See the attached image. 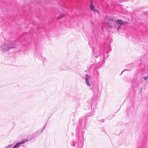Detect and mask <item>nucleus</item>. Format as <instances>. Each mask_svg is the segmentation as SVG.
Returning <instances> with one entry per match:
<instances>
[{"instance_id":"1a4fd4ad","label":"nucleus","mask_w":148,"mask_h":148,"mask_svg":"<svg viewBox=\"0 0 148 148\" xmlns=\"http://www.w3.org/2000/svg\"><path fill=\"white\" fill-rule=\"evenodd\" d=\"M128 23H129L128 22H124L123 24H128Z\"/></svg>"},{"instance_id":"f03ea898","label":"nucleus","mask_w":148,"mask_h":148,"mask_svg":"<svg viewBox=\"0 0 148 148\" xmlns=\"http://www.w3.org/2000/svg\"><path fill=\"white\" fill-rule=\"evenodd\" d=\"M89 78V76L87 75H86V83L87 85L89 86H90V84H89L88 81V79Z\"/></svg>"},{"instance_id":"f257e3e1","label":"nucleus","mask_w":148,"mask_h":148,"mask_svg":"<svg viewBox=\"0 0 148 148\" xmlns=\"http://www.w3.org/2000/svg\"><path fill=\"white\" fill-rule=\"evenodd\" d=\"M13 48V47H9L8 45H6L3 47L2 50L3 51H8L10 49Z\"/></svg>"},{"instance_id":"423d86ee","label":"nucleus","mask_w":148,"mask_h":148,"mask_svg":"<svg viewBox=\"0 0 148 148\" xmlns=\"http://www.w3.org/2000/svg\"><path fill=\"white\" fill-rule=\"evenodd\" d=\"M64 16V15L62 14L61 15H60V16H58L57 17V19H59L63 17Z\"/></svg>"},{"instance_id":"f8f14e48","label":"nucleus","mask_w":148,"mask_h":148,"mask_svg":"<svg viewBox=\"0 0 148 148\" xmlns=\"http://www.w3.org/2000/svg\"><path fill=\"white\" fill-rule=\"evenodd\" d=\"M26 141H28V140H26Z\"/></svg>"},{"instance_id":"9d476101","label":"nucleus","mask_w":148,"mask_h":148,"mask_svg":"<svg viewBox=\"0 0 148 148\" xmlns=\"http://www.w3.org/2000/svg\"><path fill=\"white\" fill-rule=\"evenodd\" d=\"M90 2H91V4H92V0H91Z\"/></svg>"},{"instance_id":"9b49d317","label":"nucleus","mask_w":148,"mask_h":148,"mask_svg":"<svg viewBox=\"0 0 148 148\" xmlns=\"http://www.w3.org/2000/svg\"><path fill=\"white\" fill-rule=\"evenodd\" d=\"M121 25H120L118 28L117 30H119V29L121 27Z\"/></svg>"},{"instance_id":"20e7f679","label":"nucleus","mask_w":148,"mask_h":148,"mask_svg":"<svg viewBox=\"0 0 148 148\" xmlns=\"http://www.w3.org/2000/svg\"><path fill=\"white\" fill-rule=\"evenodd\" d=\"M90 8L92 10H94L95 9L94 6L93 4H90Z\"/></svg>"},{"instance_id":"0eeeda50","label":"nucleus","mask_w":148,"mask_h":148,"mask_svg":"<svg viewBox=\"0 0 148 148\" xmlns=\"http://www.w3.org/2000/svg\"><path fill=\"white\" fill-rule=\"evenodd\" d=\"M25 141H26V140L22 141H21L20 143H19L20 145L21 144L24 143Z\"/></svg>"},{"instance_id":"39448f33","label":"nucleus","mask_w":148,"mask_h":148,"mask_svg":"<svg viewBox=\"0 0 148 148\" xmlns=\"http://www.w3.org/2000/svg\"><path fill=\"white\" fill-rule=\"evenodd\" d=\"M20 146L19 144L18 143L16 144L14 147L12 148H18Z\"/></svg>"},{"instance_id":"7ed1b4c3","label":"nucleus","mask_w":148,"mask_h":148,"mask_svg":"<svg viewBox=\"0 0 148 148\" xmlns=\"http://www.w3.org/2000/svg\"><path fill=\"white\" fill-rule=\"evenodd\" d=\"M117 23H119L120 25H122L123 24L124 22L121 20H117Z\"/></svg>"},{"instance_id":"6e6552de","label":"nucleus","mask_w":148,"mask_h":148,"mask_svg":"<svg viewBox=\"0 0 148 148\" xmlns=\"http://www.w3.org/2000/svg\"><path fill=\"white\" fill-rule=\"evenodd\" d=\"M147 78H148V77H147V76H146V77H144V79L145 80H146V79H147Z\"/></svg>"}]
</instances>
